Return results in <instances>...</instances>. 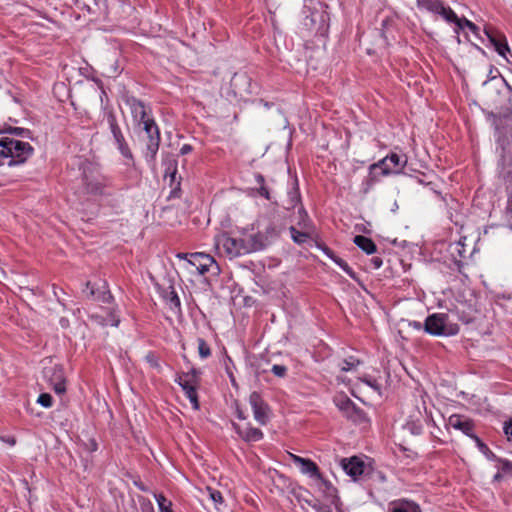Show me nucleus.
I'll use <instances>...</instances> for the list:
<instances>
[{"label": "nucleus", "mask_w": 512, "mask_h": 512, "mask_svg": "<svg viewBox=\"0 0 512 512\" xmlns=\"http://www.w3.org/2000/svg\"><path fill=\"white\" fill-rule=\"evenodd\" d=\"M494 124L498 152L497 175L509 188L512 186V137L500 129L496 115H494Z\"/></svg>", "instance_id": "nucleus-1"}, {"label": "nucleus", "mask_w": 512, "mask_h": 512, "mask_svg": "<svg viewBox=\"0 0 512 512\" xmlns=\"http://www.w3.org/2000/svg\"><path fill=\"white\" fill-rule=\"evenodd\" d=\"M0 148V166L4 164L6 158H9L8 166L21 165L34 153V148L30 143L9 137L0 139Z\"/></svg>", "instance_id": "nucleus-2"}, {"label": "nucleus", "mask_w": 512, "mask_h": 512, "mask_svg": "<svg viewBox=\"0 0 512 512\" xmlns=\"http://www.w3.org/2000/svg\"><path fill=\"white\" fill-rule=\"evenodd\" d=\"M139 140L144 144L143 156L148 164H154L160 147L161 134L155 121H147L142 126L141 133L138 134Z\"/></svg>", "instance_id": "nucleus-3"}, {"label": "nucleus", "mask_w": 512, "mask_h": 512, "mask_svg": "<svg viewBox=\"0 0 512 512\" xmlns=\"http://www.w3.org/2000/svg\"><path fill=\"white\" fill-rule=\"evenodd\" d=\"M448 315L445 313H433L427 316L423 329L432 336H454L459 332V326L448 322Z\"/></svg>", "instance_id": "nucleus-4"}, {"label": "nucleus", "mask_w": 512, "mask_h": 512, "mask_svg": "<svg viewBox=\"0 0 512 512\" xmlns=\"http://www.w3.org/2000/svg\"><path fill=\"white\" fill-rule=\"evenodd\" d=\"M106 120L112 134L114 144L116 145L119 153L126 160V165L134 164V155L133 152L122 132L120 125L118 124L116 115L113 111H109L106 113Z\"/></svg>", "instance_id": "nucleus-5"}, {"label": "nucleus", "mask_w": 512, "mask_h": 512, "mask_svg": "<svg viewBox=\"0 0 512 512\" xmlns=\"http://www.w3.org/2000/svg\"><path fill=\"white\" fill-rule=\"evenodd\" d=\"M334 403L343 416L353 423L364 424L369 422L365 411L358 407L349 397L341 395L334 398Z\"/></svg>", "instance_id": "nucleus-6"}, {"label": "nucleus", "mask_w": 512, "mask_h": 512, "mask_svg": "<svg viewBox=\"0 0 512 512\" xmlns=\"http://www.w3.org/2000/svg\"><path fill=\"white\" fill-rule=\"evenodd\" d=\"M270 216V223L265 227L264 231H260L269 245H271L285 229V221L278 224L283 221V219L280 215V207L277 201L272 202Z\"/></svg>", "instance_id": "nucleus-7"}, {"label": "nucleus", "mask_w": 512, "mask_h": 512, "mask_svg": "<svg viewBox=\"0 0 512 512\" xmlns=\"http://www.w3.org/2000/svg\"><path fill=\"white\" fill-rule=\"evenodd\" d=\"M83 184L87 193L94 196L111 195L110 189L113 187L112 179L107 176L89 177L84 175Z\"/></svg>", "instance_id": "nucleus-8"}, {"label": "nucleus", "mask_w": 512, "mask_h": 512, "mask_svg": "<svg viewBox=\"0 0 512 512\" xmlns=\"http://www.w3.org/2000/svg\"><path fill=\"white\" fill-rule=\"evenodd\" d=\"M388 175H391V171L388 168H382L378 162L372 163L368 167V175L361 183L360 192L363 195H367L382 177Z\"/></svg>", "instance_id": "nucleus-9"}, {"label": "nucleus", "mask_w": 512, "mask_h": 512, "mask_svg": "<svg viewBox=\"0 0 512 512\" xmlns=\"http://www.w3.org/2000/svg\"><path fill=\"white\" fill-rule=\"evenodd\" d=\"M43 373L56 394L62 395L66 392V377L62 365L44 368Z\"/></svg>", "instance_id": "nucleus-10"}, {"label": "nucleus", "mask_w": 512, "mask_h": 512, "mask_svg": "<svg viewBox=\"0 0 512 512\" xmlns=\"http://www.w3.org/2000/svg\"><path fill=\"white\" fill-rule=\"evenodd\" d=\"M249 404L253 410L254 419L260 425H266L269 420V405L263 400L261 394L257 391H253L249 396Z\"/></svg>", "instance_id": "nucleus-11"}, {"label": "nucleus", "mask_w": 512, "mask_h": 512, "mask_svg": "<svg viewBox=\"0 0 512 512\" xmlns=\"http://www.w3.org/2000/svg\"><path fill=\"white\" fill-rule=\"evenodd\" d=\"M318 491L322 494L323 498L333 505L338 512H341L342 502L338 495L337 488L326 478L320 475L316 480Z\"/></svg>", "instance_id": "nucleus-12"}, {"label": "nucleus", "mask_w": 512, "mask_h": 512, "mask_svg": "<svg viewBox=\"0 0 512 512\" xmlns=\"http://www.w3.org/2000/svg\"><path fill=\"white\" fill-rule=\"evenodd\" d=\"M221 243L225 252L230 257H238L241 255L249 254V250L246 248V238H233L227 234H223L218 240Z\"/></svg>", "instance_id": "nucleus-13"}, {"label": "nucleus", "mask_w": 512, "mask_h": 512, "mask_svg": "<svg viewBox=\"0 0 512 512\" xmlns=\"http://www.w3.org/2000/svg\"><path fill=\"white\" fill-rule=\"evenodd\" d=\"M302 205L301 203V194L298 184V179L295 178L291 188L287 192V199L283 202V204H279L280 207V215L282 216L283 221H286L289 218L288 213L294 210L296 207Z\"/></svg>", "instance_id": "nucleus-14"}, {"label": "nucleus", "mask_w": 512, "mask_h": 512, "mask_svg": "<svg viewBox=\"0 0 512 512\" xmlns=\"http://www.w3.org/2000/svg\"><path fill=\"white\" fill-rule=\"evenodd\" d=\"M230 87L235 96L252 94V79L246 72H236L231 78Z\"/></svg>", "instance_id": "nucleus-15"}, {"label": "nucleus", "mask_w": 512, "mask_h": 512, "mask_svg": "<svg viewBox=\"0 0 512 512\" xmlns=\"http://www.w3.org/2000/svg\"><path fill=\"white\" fill-rule=\"evenodd\" d=\"M484 32L490 44L494 47L495 51L507 62H510L508 54L511 55V51L508 46L506 37L502 33H499L491 28H485Z\"/></svg>", "instance_id": "nucleus-16"}, {"label": "nucleus", "mask_w": 512, "mask_h": 512, "mask_svg": "<svg viewBox=\"0 0 512 512\" xmlns=\"http://www.w3.org/2000/svg\"><path fill=\"white\" fill-rule=\"evenodd\" d=\"M188 261L197 269L201 275H205L207 272H209L212 266H215L216 274L220 271L217 262L209 254L201 252L191 253L190 259Z\"/></svg>", "instance_id": "nucleus-17"}, {"label": "nucleus", "mask_w": 512, "mask_h": 512, "mask_svg": "<svg viewBox=\"0 0 512 512\" xmlns=\"http://www.w3.org/2000/svg\"><path fill=\"white\" fill-rule=\"evenodd\" d=\"M340 464L345 473L353 480H358V478L364 474L366 469L364 461L357 456L343 458Z\"/></svg>", "instance_id": "nucleus-18"}, {"label": "nucleus", "mask_w": 512, "mask_h": 512, "mask_svg": "<svg viewBox=\"0 0 512 512\" xmlns=\"http://www.w3.org/2000/svg\"><path fill=\"white\" fill-rule=\"evenodd\" d=\"M448 425L456 430L461 431L466 436L472 439L475 424L474 421L464 415L453 414L448 419Z\"/></svg>", "instance_id": "nucleus-19"}, {"label": "nucleus", "mask_w": 512, "mask_h": 512, "mask_svg": "<svg viewBox=\"0 0 512 512\" xmlns=\"http://www.w3.org/2000/svg\"><path fill=\"white\" fill-rule=\"evenodd\" d=\"M377 162L382 168H388L391 171V174H399L407 164V156L391 152Z\"/></svg>", "instance_id": "nucleus-20"}, {"label": "nucleus", "mask_w": 512, "mask_h": 512, "mask_svg": "<svg viewBox=\"0 0 512 512\" xmlns=\"http://www.w3.org/2000/svg\"><path fill=\"white\" fill-rule=\"evenodd\" d=\"M293 462L300 467L303 474H307L310 478L316 480L320 477L321 472L318 465L309 458H303L297 455H291Z\"/></svg>", "instance_id": "nucleus-21"}, {"label": "nucleus", "mask_w": 512, "mask_h": 512, "mask_svg": "<svg viewBox=\"0 0 512 512\" xmlns=\"http://www.w3.org/2000/svg\"><path fill=\"white\" fill-rule=\"evenodd\" d=\"M388 512H423V510L416 501L400 498L389 504Z\"/></svg>", "instance_id": "nucleus-22"}, {"label": "nucleus", "mask_w": 512, "mask_h": 512, "mask_svg": "<svg viewBox=\"0 0 512 512\" xmlns=\"http://www.w3.org/2000/svg\"><path fill=\"white\" fill-rule=\"evenodd\" d=\"M122 100L125 105L130 108L132 119L136 118L138 115L146 113V111L151 109L148 104L129 93L123 94Z\"/></svg>", "instance_id": "nucleus-23"}, {"label": "nucleus", "mask_w": 512, "mask_h": 512, "mask_svg": "<svg viewBox=\"0 0 512 512\" xmlns=\"http://www.w3.org/2000/svg\"><path fill=\"white\" fill-rule=\"evenodd\" d=\"M165 177H169L171 192L169 198H179L181 195V177L177 179V162H171L165 170Z\"/></svg>", "instance_id": "nucleus-24"}, {"label": "nucleus", "mask_w": 512, "mask_h": 512, "mask_svg": "<svg viewBox=\"0 0 512 512\" xmlns=\"http://www.w3.org/2000/svg\"><path fill=\"white\" fill-rule=\"evenodd\" d=\"M499 82L504 83L509 89L508 96V105L505 108V114L503 123H501L500 129L506 132L508 135L512 137V89L503 78L498 79ZM496 121L502 122L500 118L496 116Z\"/></svg>", "instance_id": "nucleus-25"}, {"label": "nucleus", "mask_w": 512, "mask_h": 512, "mask_svg": "<svg viewBox=\"0 0 512 512\" xmlns=\"http://www.w3.org/2000/svg\"><path fill=\"white\" fill-rule=\"evenodd\" d=\"M329 19L328 14L324 11H313L305 18L304 25L310 29H316V32H322L326 27V21Z\"/></svg>", "instance_id": "nucleus-26"}, {"label": "nucleus", "mask_w": 512, "mask_h": 512, "mask_svg": "<svg viewBox=\"0 0 512 512\" xmlns=\"http://www.w3.org/2000/svg\"><path fill=\"white\" fill-rule=\"evenodd\" d=\"M247 246L246 248L249 250V253L257 252L264 250L269 246L268 242L265 240L264 236L260 231L255 234H251L246 237Z\"/></svg>", "instance_id": "nucleus-27"}, {"label": "nucleus", "mask_w": 512, "mask_h": 512, "mask_svg": "<svg viewBox=\"0 0 512 512\" xmlns=\"http://www.w3.org/2000/svg\"><path fill=\"white\" fill-rule=\"evenodd\" d=\"M289 232L294 243L303 245L308 240H314L315 230H298L294 225L289 227Z\"/></svg>", "instance_id": "nucleus-28"}, {"label": "nucleus", "mask_w": 512, "mask_h": 512, "mask_svg": "<svg viewBox=\"0 0 512 512\" xmlns=\"http://www.w3.org/2000/svg\"><path fill=\"white\" fill-rule=\"evenodd\" d=\"M353 242L358 248H360L368 255L377 252V246L375 242L369 237L363 235H356L353 239Z\"/></svg>", "instance_id": "nucleus-29"}, {"label": "nucleus", "mask_w": 512, "mask_h": 512, "mask_svg": "<svg viewBox=\"0 0 512 512\" xmlns=\"http://www.w3.org/2000/svg\"><path fill=\"white\" fill-rule=\"evenodd\" d=\"M88 297L101 300L104 303L110 302L112 299V295L108 290H99L95 288V284H92L90 281L86 283V290Z\"/></svg>", "instance_id": "nucleus-30"}, {"label": "nucleus", "mask_w": 512, "mask_h": 512, "mask_svg": "<svg viewBox=\"0 0 512 512\" xmlns=\"http://www.w3.org/2000/svg\"><path fill=\"white\" fill-rule=\"evenodd\" d=\"M297 226L302 230H316L315 225L313 221L311 220L310 216L308 215L306 209L303 205H300L298 207L297 211Z\"/></svg>", "instance_id": "nucleus-31"}, {"label": "nucleus", "mask_w": 512, "mask_h": 512, "mask_svg": "<svg viewBox=\"0 0 512 512\" xmlns=\"http://www.w3.org/2000/svg\"><path fill=\"white\" fill-rule=\"evenodd\" d=\"M164 300L170 305L171 309L181 311V301L173 286H169L163 294Z\"/></svg>", "instance_id": "nucleus-32"}, {"label": "nucleus", "mask_w": 512, "mask_h": 512, "mask_svg": "<svg viewBox=\"0 0 512 512\" xmlns=\"http://www.w3.org/2000/svg\"><path fill=\"white\" fill-rule=\"evenodd\" d=\"M396 18L393 15H386L381 17L380 19V35L385 40H387V33L391 32V30L395 27Z\"/></svg>", "instance_id": "nucleus-33"}, {"label": "nucleus", "mask_w": 512, "mask_h": 512, "mask_svg": "<svg viewBox=\"0 0 512 512\" xmlns=\"http://www.w3.org/2000/svg\"><path fill=\"white\" fill-rule=\"evenodd\" d=\"M263 437L264 434L259 428H255L250 425L244 428L243 440L245 442H258L262 440Z\"/></svg>", "instance_id": "nucleus-34"}, {"label": "nucleus", "mask_w": 512, "mask_h": 512, "mask_svg": "<svg viewBox=\"0 0 512 512\" xmlns=\"http://www.w3.org/2000/svg\"><path fill=\"white\" fill-rule=\"evenodd\" d=\"M444 2L442 0H417V6L429 12L438 14Z\"/></svg>", "instance_id": "nucleus-35"}, {"label": "nucleus", "mask_w": 512, "mask_h": 512, "mask_svg": "<svg viewBox=\"0 0 512 512\" xmlns=\"http://www.w3.org/2000/svg\"><path fill=\"white\" fill-rule=\"evenodd\" d=\"M175 382L183 389L188 399H191L192 396L197 395L198 385L192 384L189 380H183L181 376H178L175 379Z\"/></svg>", "instance_id": "nucleus-36"}, {"label": "nucleus", "mask_w": 512, "mask_h": 512, "mask_svg": "<svg viewBox=\"0 0 512 512\" xmlns=\"http://www.w3.org/2000/svg\"><path fill=\"white\" fill-rule=\"evenodd\" d=\"M438 14L441 15L447 22L454 23L457 27H461V25L458 23L461 18L457 16L451 7L445 6L444 3L442 4Z\"/></svg>", "instance_id": "nucleus-37"}, {"label": "nucleus", "mask_w": 512, "mask_h": 512, "mask_svg": "<svg viewBox=\"0 0 512 512\" xmlns=\"http://www.w3.org/2000/svg\"><path fill=\"white\" fill-rule=\"evenodd\" d=\"M255 181L259 185V187L257 188V193L261 197H264L265 199L270 200L271 203H272L273 202L272 201V197H271V194H270V191H269L268 187L265 185V178H264V176L261 173H256L255 174Z\"/></svg>", "instance_id": "nucleus-38"}, {"label": "nucleus", "mask_w": 512, "mask_h": 512, "mask_svg": "<svg viewBox=\"0 0 512 512\" xmlns=\"http://www.w3.org/2000/svg\"><path fill=\"white\" fill-rule=\"evenodd\" d=\"M472 439L476 443V446L478 449L485 455V457L490 461L498 460V456H496L495 453H493L490 448L477 436L473 435Z\"/></svg>", "instance_id": "nucleus-39"}, {"label": "nucleus", "mask_w": 512, "mask_h": 512, "mask_svg": "<svg viewBox=\"0 0 512 512\" xmlns=\"http://www.w3.org/2000/svg\"><path fill=\"white\" fill-rule=\"evenodd\" d=\"M332 261L336 265H338L350 278L358 281L357 274L353 271V269L348 265V263L345 260L335 255V257L332 258Z\"/></svg>", "instance_id": "nucleus-40"}, {"label": "nucleus", "mask_w": 512, "mask_h": 512, "mask_svg": "<svg viewBox=\"0 0 512 512\" xmlns=\"http://www.w3.org/2000/svg\"><path fill=\"white\" fill-rule=\"evenodd\" d=\"M332 261L336 265H338L350 278L358 281L357 274L353 271V269L348 265V263L345 260L335 255V257L332 258Z\"/></svg>", "instance_id": "nucleus-41"}, {"label": "nucleus", "mask_w": 512, "mask_h": 512, "mask_svg": "<svg viewBox=\"0 0 512 512\" xmlns=\"http://www.w3.org/2000/svg\"><path fill=\"white\" fill-rule=\"evenodd\" d=\"M305 502L316 512H333L330 503L326 504L318 499L305 500Z\"/></svg>", "instance_id": "nucleus-42"}, {"label": "nucleus", "mask_w": 512, "mask_h": 512, "mask_svg": "<svg viewBox=\"0 0 512 512\" xmlns=\"http://www.w3.org/2000/svg\"><path fill=\"white\" fill-rule=\"evenodd\" d=\"M495 462H497V470L502 471L505 476L512 477V461L498 457Z\"/></svg>", "instance_id": "nucleus-43"}, {"label": "nucleus", "mask_w": 512, "mask_h": 512, "mask_svg": "<svg viewBox=\"0 0 512 512\" xmlns=\"http://www.w3.org/2000/svg\"><path fill=\"white\" fill-rule=\"evenodd\" d=\"M160 512H173L171 509L172 502L168 500L163 494H155Z\"/></svg>", "instance_id": "nucleus-44"}, {"label": "nucleus", "mask_w": 512, "mask_h": 512, "mask_svg": "<svg viewBox=\"0 0 512 512\" xmlns=\"http://www.w3.org/2000/svg\"><path fill=\"white\" fill-rule=\"evenodd\" d=\"M405 428L413 435H420L423 431V425L419 419H410L407 421Z\"/></svg>", "instance_id": "nucleus-45"}, {"label": "nucleus", "mask_w": 512, "mask_h": 512, "mask_svg": "<svg viewBox=\"0 0 512 512\" xmlns=\"http://www.w3.org/2000/svg\"><path fill=\"white\" fill-rule=\"evenodd\" d=\"M30 130L22 127H12L5 125V134H12L18 137H30Z\"/></svg>", "instance_id": "nucleus-46"}, {"label": "nucleus", "mask_w": 512, "mask_h": 512, "mask_svg": "<svg viewBox=\"0 0 512 512\" xmlns=\"http://www.w3.org/2000/svg\"><path fill=\"white\" fill-rule=\"evenodd\" d=\"M201 371L192 367L190 371L183 373L181 377L183 380H189L192 384L198 385L200 380Z\"/></svg>", "instance_id": "nucleus-47"}, {"label": "nucleus", "mask_w": 512, "mask_h": 512, "mask_svg": "<svg viewBox=\"0 0 512 512\" xmlns=\"http://www.w3.org/2000/svg\"><path fill=\"white\" fill-rule=\"evenodd\" d=\"M152 110L146 111V113L138 115L136 118H133V122L135 126L142 129V126H145V123L147 121H155L154 118L151 116Z\"/></svg>", "instance_id": "nucleus-48"}, {"label": "nucleus", "mask_w": 512, "mask_h": 512, "mask_svg": "<svg viewBox=\"0 0 512 512\" xmlns=\"http://www.w3.org/2000/svg\"><path fill=\"white\" fill-rule=\"evenodd\" d=\"M458 23L461 25V27H457V29H456L457 33H458V30H463L464 28H468L472 33H474L475 35H478L479 27L472 21L463 17L460 19V21Z\"/></svg>", "instance_id": "nucleus-49"}, {"label": "nucleus", "mask_w": 512, "mask_h": 512, "mask_svg": "<svg viewBox=\"0 0 512 512\" xmlns=\"http://www.w3.org/2000/svg\"><path fill=\"white\" fill-rule=\"evenodd\" d=\"M359 364L360 361L356 357L350 356L342 361L341 370L344 372H348L353 370Z\"/></svg>", "instance_id": "nucleus-50"}, {"label": "nucleus", "mask_w": 512, "mask_h": 512, "mask_svg": "<svg viewBox=\"0 0 512 512\" xmlns=\"http://www.w3.org/2000/svg\"><path fill=\"white\" fill-rule=\"evenodd\" d=\"M198 353L203 359L208 358L211 355V349L207 342L203 338H198Z\"/></svg>", "instance_id": "nucleus-51"}, {"label": "nucleus", "mask_w": 512, "mask_h": 512, "mask_svg": "<svg viewBox=\"0 0 512 512\" xmlns=\"http://www.w3.org/2000/svg\"><path fill=\"white\" fill-rule=\"evenodd\" d=\"M361 381L371 387L374 391H376L379 395H381V385L378 381L371 376H365L361 378Z\"/></svg>", "instance_id": "nucleus-52"}, {"label": "nucleus", "mask_w": 512, "mask_h": 512, "mask_svg": "<svg viewBox=\"0 0 512 512\" xmlns=\"http://www.w3.org/2000/svg\"><path fill=\"white\" fill-rule=\"evenodd\" d=\"M37 402L45 408H50L53 404V398L49 393H41Z\"/></svg>", "instance_id": "nucleus-53"}, {"label": "nucleus", "mask_w": 512, "mask_h": 512, "mask_svg": "<svg viewBox=\"0 0 512 512\" xmlns=\"http://www.w3.org/2000/svg\"><path fill=\"white\" fill-rule=\"evenodd\" d=\"M225 358H226V360H225V369H226V372H227L228 377L230 379V382H231L232 386L237 387L236 379H235L234 374H233V372H232V370H231V368H230V366L228 364V363L232 364V359L227 354H225Z\"/></svg>", "instance_id": "nucleus-54"}, {"label": "nucleus", "mask_w": 512, "mask_h": 512, "mask_svg": "<svg viewBox=\"0 0 512 512\" xmlns=\"http://www.w3.org/2000/svg\"><path fill=\"white\" fill-rule=\"evenodd\" d=\"M271 372L275 376L283 378L287 375V367L285 365L274 364L271 368Z\"/></svg>", "instance_id": "nucleus-55"}, {"label": "nucleus", "mask_w": 512, "mask_h": 512, "mask_svg": "<svg viewBox=\"0 0 512 512\" xmlns=\"http://www.w3.org/2000/svg\"><path fill=\"white\" fill-rule=\"evenodd\" d=\"M209 495L211 500L216 504H222L223 503V496L222 493L218 490L208 488Z\"/></svg>", "instance_id": "nucleus-56"}, {"label": "nucleus", "mask_w": 512, "mask_h": 512, "mask_svg": "<svg viewBox=\"0 0 512 512\" xmlns=\"http://www.w3.org/2000/svg\"><path fill=\"white\" fill-rule=\"evenodd\" d=\"M315 245L318 249H320L327 257H329L331 260L333 257H335V253L324 243L318 242L315 240Z\"/></svg>", "instance_id": "nucleus-57"}, {"label": "nucleus", "mask_w": 512, "mask_h": 512, "mask_svg": "<svg viewBox=\"0 0 512 512\" xmlns=\"http://www.w3.org/2000/svg\"><path fill=\"white\" fill-rule=\"evenodd\" d=\"M498 76H500V73H499L498 69H497L496 67H494V66H492V65H491V66H490V69H489V73H488V75H487V80H485V81L483 82V85H487V83H488L489 81H494V80H496V79L498 78Z\"/></svg>", "instance_id": "nucleus-58"}, {"label": "nucleus", "mask_w": 512, "mask_h": 512, "mask_svg": "<svg viewBox=\"0 0 512 512\" xmlns=\"http://www.w3.org/2000/svg\"><path fill=\"white\" fill-rule=\"evenodd\" d=\"M458 319L465 324H469L473 321V316L470 313L462 312L461 314L457 310Z\"/></svg>", "instance_id": "nucleus-59"}, {"label": "nucleus", "mask_w": 512, "mask_h": 512, "mask_svg": "<svg viewBox=\"0 0 512 512\" xmlns=\"http://www.w3.org/2000/svg\"><path fill=\"white\" fill-rule=\"evenodd\" d=\"M504 433L509 441H512V420L506 421L503 427Z\"/></svg>", "instance_id": "nucleus-60"}, {"label": "nucleus", "mask_w": 512, "mask_h": 512, "mask_svg": "<svg viewBox=\"0 0 512 512\" xmlns=\"http://www.w3.org/2000/svg\"><path fill=\"white\" fill-rule=\"evenodd\" d=\"M370 262L374 269H379L383 264L382 258H380L378 256L372 257Z\"/></svg>", "instance_id": "nucleus-61"}, {"label": "nucleus", "mask_w": 512, "mask_h": 512, "mask_svg": "<svg viewBox=\"0 0 512 512\" xmlns=\"http://www.w3.org/2000/svg\"><path fill=\"white\" fill-rule=\"evenodd\" d=\"M235 412H236V416L239 420H245L247 418L244 411L241 409L240 405L238 404V402H235Z\"/></svg>", "instance_id": "nucleus-62"}, {"label": "nucleus", "mask_w": 512, "mask_h": 512, "mask_svg": "<svg viewBox=\"0 0 512 512\" xmlns=\"http://www.w3.org/2000/svg\"><path fill=\"white\" fill-rule=\"evenodd\" d=\"M192 150H193V147L190 144H184L180 148V154L181 155H186V154H189Z\"/></svg>", "instance_id": "nucleus-63"}, {"label": "nucleus", "mask_w": 512, "mask_h": 512, "mask_svg": "<svg viewBox=\"0 0 512 512\" xmlns=\"http://www.w3.org/2000/svg\"><path fill=\"white\" fill-rule=\"evenodd\" d=\"M133 484L141 491L148 492V488L144 485V483L141 480H135Z\"/></svg>", "instance_id": "nucleus-64"}]
</instances>
